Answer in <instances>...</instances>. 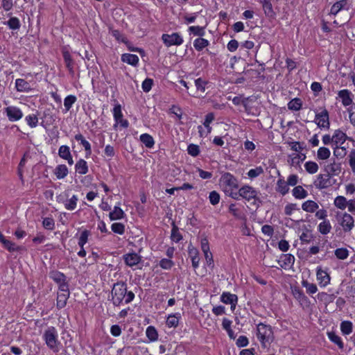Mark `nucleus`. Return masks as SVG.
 <instances>
[{
  "label": "nucleus",
  "mask_w": 355,
  "mask_h": 355,
  "mask_svg": "<svg viewBox=\"0 0 355 355\" xmlns=\"http://www.w3.org/2000/svg\"><path fill=\"white\" fill-rule=\"evenodd\" d=\"M111 296V301L114 306H119L123 302L125 304H130L135 297L132 291H128L127 284L123 281H118L113 284Z\"/></svg>",
  "instance_id": "f257e3e1"
},
{
  "label": "nucleus",
  "mask_w": 355,
  "mask_h": 355,
  "mask_svg": "<svg viewBox=\"0 0 355 355\" xmlns=\"http://www.w3.org/2000/svg\"><path fill=\"white\" fill-rule=\"evenodd\" d=\"M259 196V191L248 184L243 185L236 193L230 194L232 198L238 200L241 197L255 207H259L261 202Z\"/></svg>",
  "instance_id": "f03ea898"
},
{
  "label": "nucleus",
  "mask_w": 355,
  "mask_h": 355,
  "mask_svg": "<svg viewBox=\"0 0 355 355\" xmlns=\"http://www.w3.org/2000/svg\"><path fill=\"white\" fill-rule=\"evenodd\" d=\"M256 337L262 348L269 347L275 338L272 327L263 322L258 323L256 327Z\"/></svg>",
  "instance_id": "7ed1b4c3"
},
{
  "label": "nucleus",
  "mask_w": 355,
  "mask_h": 355,
  "mask_svg": "<svg viewBox=\"0 0 355 355\" xmlns=\"http://www.w3.org/2000/svg\"><path fill=\"white\" fill-rule=\"evenodd\" d=\"M42 339L46 346L54 353L60 351L61 343L58 340V330L55 327H48L42 334Z\"/></svg>",
  "instance_id": "20e7f679"
},
{
  "label": "nucleus",
  "mask_w": 355,
  "mask_h": 355,
  "mask_svg": "<svg viewBox=\"0 0 355 355\" xmlns=\"http://www.w3.org/2000/svg\"><path fill=\"white\" fill-rule=\"evenodd\" d=\"M220 183L225 194L230 197V194L236 193L239 189L238 179L230 172H225L221 175Z\"/></svg>",
  "instance_id": "39448f33"
},
{
  "label": "nucleus",
  "mask_w": 355,
  "mask_h": 355,
  "mask_svg": "<svg viewBox=\"0 0 355 355\" xmlns=\"http://www.w3.org/2000/svg\"><path fill=\"white\" fill-rule=\"evenodd\" d=\"M56 201L62 204L67 210L73 211L77 207L78 198L75 194L70 197L69 193L65 191L56 196Z\"/></svg>",
  "instance_id": "423d86ee"
},
{
  "label": "nucleus",
  "mask_w": 355,
  "mask_h": 355,
  "mask_svg": "<svg viewBox=\"0 0 355 355\" xmlns=\"http://www.w3.org/2000/svg\"><path fill=\"white\" fill-rule=\"evenodd\" d=\"M114 101L116 103L112 110V114L114 121V128H116L117 125H119L122 128H127L130 125L129 121L127 119H123L121 104L119 103L116 100H114Z\"/></svg>",
  "instance_id": "0eeeda50"
},
{
  "label": "nucleus",
  "mask_w": 355,
  "mask_h": 355,
  "mask_svg": "<svg viewBox=\"0 0 355 355\" xmlns=\"http://www.w3.org/2000/svg\"><path fill=\"white\" fill-rule=\"evenodd\" d=\"M338 223L345 233H349L355 227L353 216L346 211L343 212L338 218Z\"/></svg>",
  "instance_id": "6e6552de"
},
{
  "label": "nucleus",
  "mask_w": 355,
  "mask_h": 355,
  "mask_svg": "<svg viewBox=\"0 0 355 355\" xmlns=\"http://www.w3.org/2000/svg\"><path fill=\"white\" fill-rule=\"evenodd\" d=\"M162 40L166 47L180 46L184 43V39L182 35L178 32L172 33L171 34H162Z\"/></svg>",
  "instance_id": "1a4fd4ad"
},
{
  "label": "nucleus",
  "mask_w": 355,
  "mask_h": 355,
  "mask_svg": "<svg viewBox=\"0 0 355 355\" xmlns=\"http://www.w3.org/2000/svg\"><path fill=\"white\" fill-rule=\"evenodd\" d=\"M335 182L331 177L326 172L324 174H319L313 182L315 188L322 190L331 187Z\"/></svg>",
  "instance_id": "9d476101"
},
{
  "label": "nucleus",
  "mask_w": 355,
  "mask_h": 355,
  "mask_svg": "<svg viewBox=\"0 0 355 355\" xmlns=\"http://www.w3.org/2000/svg\"><path fill=\"white\" fill-rule=\"evenodd\" d=\"M69 296L70 291L69 286H61L60 288H58L56 297V308L58 310L66 306Z\"/></svg>",
  "instance_id": "9b49d317"
},
{
  "label": "nucleus",
  "mask_w": 355,
  "mask_h": 355,
  "mask_svg": "<svg viewBox=\"0 0 355 355\" xmlns=\"http://www.w3.org/2000/svg\"><path fill=\"white\" fill-rule=\"evenodd\" d=\"M61 52H62V58H63V60H64V62L65 64V67H66L67 69L68 70L69 73L72 76H74V74H75L74 67H75L76 62H75V60L72 58V55L69 51V47L66 46H63L61 49Z\"/></svg>",
  "instance_id": "f8f14e48"
},
{
  "label": "nucleus",
  "mask_w": 355,
  "mask_h": 355,
  "mask_svg": "<svg viewBox=\"0 0 355 355\" xmlns=\"http://www.w3.org/2000/svg\"><path fill=\"white\" fill-rule=\"evenodd\" d=\"M4 112L8 120L12 122L20 120L24 116L21 110L16 106H8Z\"/></svg>",
  "instance_id": "ddd939ff"
},
{
  "label": "nucleus",
  "mask_w": 355,
  "mask_h": 355,
  "mask_svg": "<svg viewBox=\"0 0 355 355\" xmlns=\"http://www.w3.org/2000/svg\"><path fill=\"white\" fill-rule=\"evenodd\" d=\"M331 140H333V146H341L345 143L346 140L354 141L352 137H348L347 135L340 129L336 130L331 136Z\"/></svg>",
  "instance_id": "4468645a"
},
{
  "label": "nucleus",
  "mask_w": 355,
  "mask_h": 355,
  "mask_svg": "<svg viewBox=\"0 0 355 355\" xmlns=\"http://www.w3.org/2000/svg\"><path fill=\"white\" fill-rule=\"evenodd\" d=\"M49 278L51 279L58 285V288H60L61 286H69V283L67 280L66 275L58 270H51L49 272Z\"/></svg>",
  "instance_id": "2eb2a0df"
},
{
  "label": "nucleus",
  "mask_w": 355,
  "mask_h": 355,
  "mask_svg": "<svg viewBox=\"0 0 355 355\" xmlns=\"http://www.w3.org/2000/svg\"><path fill=\"white\" fill-rule=\"evenodd\" d=\"M316 279L320 287H325L330 284L331 277L329 274L321 267L316 268Z\"/></svg>",
  "instance_id": "dca6fc26"
},
{
  "label": "nucleus",
  "mask_w": 355,
  "mask_h": 355,
  "mask_svg": "<svg viewBox=\"0 0 355 355\" xmlns=\"http://www.w3.org/2000/svg\"><path fill=\"white\" fill-rule=\"evenodd\" d=\"M141 256L139 254L132 252L123 255V259L125 263L129 267H134L141 261Z\"/></svg>",
  "instance_id": "f3484780"
},
{
  "label": "nucleus",
  "mask_w": 355,
  "mask_h": 355,
  "mask_svg": "<svg viewBox=\"0 0 355 355\" xmlns=\"http://www.w3.org/2000/svg\"><path fill=\"white\" fill-rule=\"evenodd\" d=\"M329 112L326 109L322 112L317 113L315 116V123L319 128H329Z\"/></svg>",
  "instance_id": "a211bd4d"
},
{
  "label": "nucleus",
  "mask_w": 355,
  "mask_h": 355,
  "mask_svg": "<svg viewBox=\"0 0 355 355\" xmlns=\"http://www.w3.org/2000/svg\"><path fill=\"white\" fill-rule=\"evenodd\" d=\"M58 155L61 159L67 161L69 166H72L73 164V156L69 146L67 145L60 146L58 149Z\"/></svg>",
  "instance_id": "6ab92c4d"
},
{
  "label": "nucleus",
  "mask_w": 355,
  "mask_h": 355,
  "mask_svg": "<svg viewBox=\"0 0 355 355\" xmlns=\"http://www.w3.org/2000/svg\"><path fill=\"white\" fill-rule=\"evenodd\" d=\"M73 139L78 141L85 151V157L89 158L92 155L91 144L85 139V137L80 132L76 134Z\"/></svg>",
  "instance_id": "aec40b11"
},
{
  "label": "nucleus",
  "mask_w": 355,
  "mask_h": 355,
  "mask_svg": "<svg viewBox=\"0 0 355 355\" xmlns=\"http://www.w3.org/2000/svg\"><path fill=\"white\" fill-rule=\"evenodd\" d=\"M338 96L340 98L343 106L347 107L352 104L354 94L347 89H343L338 92Z\"/></svg>",
  "instance_id": "412c9836"
},
{
  "label": "nucleus",
  "mask_w": 355,
  "mask_h": 355,
  "mask_svg": "<svg viewBox=\"0 0 355 355\" xmlns=\"http://www.w3.org/2000/svg\"><path fill=\"white\" fill-rule=\"evenodd\" d=\"M349 9L348 0H339L331 6L329 15L336 16L340 11Z\"/></svg>",
  "instance_id": "4be33fe9"
},
{
  "label": "nucleus",
  "mask_w": 355,
  "mask_h": 355,
  "mask_svg": "<svg viewBox=\"0 0 355 355\" xmlns=\"http://www.w3.org/2000/svg\"><path fill=\"white\" fill-rule=\"evenodd\" d=\"M289 190V186L284 180V178L279 177L276 182L275 191L282 196H284L288 193Z\"/></svg>",
  "instance_id": "5701e85b"
},
{
  "label": "nucleus",
  "mask_w": 355,
  "mask_h": 355,
  "mask_svg": "<svg viewBox=\"0 0 355 355\" xmlns=\"http://www.w3.org/2000/svg\"><path fill=\"white\" fill-rule=\"evenodd\" d=\"M55 121V119L54 114L50 110H46L44 112L42 116V121L40 125L46 129L48 127L53 125Z\"/></svg>",
  "instance_id": "b1692460"
},
{
  "label": "nucleus",
  "mask_w": 355,
  "mask_h": 355,
  "mask_svg": "<svg viewBox=\"0 0 355 355\" xmlns=\"http://www.w3.org/2000/svg\"><path fill=\"white\" fill-rule=\"evenodd\" d=\"M220 300L225 304H230L232 307H235L238 302V297L235 294L223 292L220 296Z\"/></svg>",
  "instance_id": "393cba45"
},
{
  "label": "nucleus",
  "mask_w": 355,
  "mask_h": 355,
  "mask_svg": "<svg viewBox=\"0 0 355 355\" xmlns=\"http://www.w3.org/2000/svg\"><path fill=\"white\" fill-rule=\"evenodd\" d=\"M76 173L80 175H86L89 172V166L84 159L80 158L74 166Z\"/></svg>",
  "instance_id": "a878e982"
},
{
  "label": "nucleus",
  "mask_w": 355,
  "mask_h": 355,
  "mask_svg": "<svg viewBox=\"0 0 355 355\" xmlns=\"http://www.w3.org/2000/svg\"><path fill=\"white\" fill-rule=\"evenodd\" d=\"M255 101L254 100L252 96H248L244 98V102H243V107L245 110V112L249 114V115H255V111H257V109L254 107Z\"/></svg>",
  "instance_id": "bb28decb"
},
{
  "label": "nucleus",
  "mask_w": 355,
  "mask_h": 355,
  "mask_svg": "<svg viewBox=\"0 0 355 355\" xmlns=\"http://www.w3.org/2000/svg\"><path fill=\"white\" fill-rule=\"evenodd\" d=\"M181 319L180 313L169 314L166 320V324L168 328H176Z\"/></svg>",
  "instance_id": "cd10ccee"
},
{
  "label": "nucleus",
  "mask_w": 355,
  "mask_h": 355,
  "mask_svg": "<svg viewBox=\"0 0 355 355\" xmlns=\"http://www.w3.org/2000/svg\"><path fill=\"white\" fill-rule=\"evenodd\" d=\"M294 297L300 302L302 306H308L310 304L309 299L305 295L303 291L300 288L293 291Z\"/></svg>",
  "instance_id": "c85d7f7f"
},
{
  "label": "nucleus",
  "mask_w": 355,
  "mask_h": 355,
  "mask_svg": "<svg viewBox=\"0 0 355 355\" xmlns=\"http://www.w3.org/2000/svg\"><path fill=\"white\" fill-rule=\"evenodd\" d=\"M121 61L133 67H136L139 64V58L135 54L123 53L121 55Z\"/></svg>",
  "instance_id": "c756f323"
},
{
  "label": "nucleus",
  "mask_w": 355,
  "mask_h": 355,
  "mask_svg": "<svg viewBox=\"0 0 355 355\" xmlns=\"http://www.w3.org/2000/svg\"><path fill=\"white\" fill-rule=\"evenodd\" d=\"M281 267L286 269L291 267L295 262V257L291 254H284L280 257Z\"/></svg>",
  "instance_id": "7c9ffc66"
},
{
  "label": "nucleus",
  "mask_w": 355,
  "mask_h": 355,
  "mask_svg": "<svg viewBox=\"0 0 355 355\" xmlns=\"http://www.w3.org/2000/svg\"><path fill=\"white\" fill-rule=\"evenodd\" d=\"M327 172L331 178L334 175H338L341 172V166L339 163L333 162L327 164L324 168Z\"/></svg>",
  "instance_id": "2f4dec72"
},
{
  "label": "nucleus",
  "mask_w": 355,
  "mask_h": 355,
  "mask_svg": "<svg viewBox=\"0 0 355 355\" xmlns=\"http://www.w3.org/2000/svg\"><path fill=\"white\" fill-rule=\"evenodd\" d=\"M53 174L57 179L62 180L65 178L69 174V169L65 164H58L53 171Z\"/></svg>",
  "instance_id": "473e14b6"
},
{
  "label": "nucleus",
  "mask_w": 355,
  "mask_h": 355,
  "mask_svg": "<svg viewBox=\"0 0 355 355\" xmlns=\"http://www.w3.org/2000/svg\"><path fill=\"white\" fill-rule=\"evenodd\" d=\"M15 88L17 91L19 92H28L31 91L29 83L22 78L15 80Z\"/></svg>",
  "instance_id": "72a5a7b5"
},
{
  "label": "nucleus",
  "mask_w": 355,
  "mask_h": 355,
  "mask_svg": "<svg viewBox=\"0 0 355 355\" xmlns=\"http://www.w3.org/2000/svg\"><path fill=\"white\" fill-rule=\"evenodd\" d=\"M187 32L189 35L197 36L198 37H204L206 34L205 26H191L188 28Z\"/></svg>",
  "instance_id": "f704fd0d"
},
{
  "label": "nucleus",
  "mask_w": 355,
  "mask_h": 355,
  "mask_svg": "<svg viewBox=\"0 0 355 355\" xmlns=\"http://www.w3.org/2000/svg\"><path fill=\"white\" fill-rule=\"evenodd\" d=\"M292 195L295 199L302 200L306 198L309 193L308 191L303 188V187L298 185L295 186L292 189Z\"/></svg>",
  "instance_id": "c9c22d12"
},
{
  "label": "nucleus",
  "mask_w": 355,
  "mask_h": 355,
  "mask_svg": "<svg viewBox=\"0 0 355 355\" xmlns=\"http://www.w3.org/2000/svg\"><path fill=\"white\" fill-rule=\"evenodd\" d=\"M125 214L119 206H114V209L109 214L110 220H116L124 218Z\"/></svg>",
  "instance_id": "e433bc0d"
},
{
  "label": "nucleus",
  "mask_w": 355,
  "mask_h": 355,
  "mask_svg": "<svg viewBox=\"0 0 355 355\" xmlns=\"http://www.w3.org/2000/svg\"><path fill=\"white\" fill-rule=\"evenodd\" d=\"M91 234L90 230L87 229L80 231L78 236V245L85 246L88 243Z\"/></svg>",
  "instance_id": "4c0bfd02"
},
{
  "label": "nucleus",
  "mask_w": 355,
  "mask_h": 355,
  "mask_svg": "<svg viewBox=\"0 0 355 355\" xmlns=\"http://www.w3.org/2000/svg\"><path fill=\"white\" fill-rule=\"evenodd\" d=\"M259 2L261 4L266 16L272 17L275 15L270 0H259Z\"/></svg>",
  "instance_id": "58836bf2"
},
{
  "label": "nucleus",
  "mask_w": 355,
  "mask_h": 355,
  "mask_svg": "<svg viewBox=\"0 0 355 355\" xmlns=\"http://www.w3.org/2000/svg\"><path fill=\"white\" fill-rule=\"evenodd\" d=\"M318 208H319L318 204L312 200H308L304 202L302 205V209L304 211L309 212V213H313L317 209H318Z\"/></svg>",
  "instance_id": "ea45409f"
},
{
  "label": "nucleus",
  "mask_w": 355,
  "mask_h": 355,
  "mask_svg": "<svg viewBox=\"0 0 355 355\" xmlns=\"http://www.w3.org/2000/svg\"><path fill=\"white\" fill-rule=\"evenodd\" d=\"M327 335L329 340L336 345L340 349H343L344 348V343L342 338L334 331H328Z\"/></svg>",
  "instance_id": "a19ab883"
},
{
  "label": "nucleus",
  "mask_w": 355,
  "mask_h": 355,
  "mask_svg": "<svg viewBox=\"0 0 355 355\" xmlns=\"http://www.w3.org/2000/svg\"><path fill=\"white\" fill-rule=\"evenodd\" d=\"M139 140L148 148H152L155 145L153 137L148 133L141 134L139 136Z\"/></svg>",
  "instance_id": "79ce46f5"
},
{
  "label": "nucleus",
  "mask_w": 355,
  "mask_h": 355,
  "mask_svg": "<svg viewBox=\"0 0 355 355\" xmlns=\"http://www.w3.org/2000/svg\"><path fill=\"white\" fill-rule=\"evenodd\" d=\"M348 203L349 200L343 196H338L334 200V205L340 210H345L348 207Z\"/></svg>",
  "instance_id": "37998d69"
},
{
  "label": "nucleus",
  "mask_w": 355,
  "mask_h": 355,
  "mask_svg": "<svg viewBox=\"0 0 355 355\" xmlns=\"http://www.w3.org/2000/svg\"><path fill=\"white\" fill-rule=\"evenodd\" d=\"M209 45V41L207 39L198 37L193 41V47L197 51H202Z\"/></svg>",
  "instance_id": "c03bdc74"
},
{
  "label": "nucleus",
  "mask_w": 355,
  "mask_h": 355,
  "mask_svg": "<svg viewBox=\"0 0 355 355\" xmlns=\"http://www.w3.org/2000/svg\"><path fill=\"white\" fill-rule=\"evenodd\" d=\"M302 101L300 98H294L291 99L287 104L288 109L291 111H300L302 107Z\"/></svg>",
  "instance_id": "a18cd8bd"
},
{
  "label": "nucleus",
  "mask_w": 355,
  "mask_h": 355,
  "mask_svg": "<svg viewBox=\"0 0 355 355\" xmlns=\"http://www.w3.org/2000/svg\"><path fill=\"white\" fill-rule=\"evenodd\" d=\"M353 323L349 320H343L341 322L340 328L343 336H348L353 331Z\"/></svg>",
  "instance_id": "49530a36"
},
{
  "label": "nucleus",
  "mask_w": 355,
  "mask_h": 355,
  "mask_svg": "<svg viewBox=\"0 0 355 355\" xmlns=\"http://www.w3.org/2000/svg\"><path fill=\"white\" fill-rule=\"evenodd\" d=\"M317 296L318 299L326 305L332 303L336 298V295L334 294H329L325 292H320Z\"/></svg>",
  "instance_id": "de8ad7c7"
},
{
  "label": "nucleus",
  "mask_w": 355,
  "mask_h": 355,
  "mask_svg": "<svg viewBox=\"0 0 355 355\" xmlns=\"http://www.w3.org/2000/svg\"><path fill=\"white\" fill-rule=\"evenodd\" d=\"M172 229L171 233V239L173 242L179 243L182 239V235L180 232L178 227L175 222L172 223Z\"/></svg>",
  "instance_id": "09e8293b"
},
{
  "label": "nucleus",
  "mask_w": 355,
  "mask_h": 355,
  "mask_svg": "<svg viewBox=\"0 0 355 355\" xmlns=\"http://www.w3.org/2000/svg\"><path fill=\"white\" fill-rule=\"evenodd\" d=\"M189 254L191 257L192 266L194 269L199 267L200 257L199 252L196 248L189 249Z\"/></svg>",
  "instance_id": "8fccbe9b"
},
{
  "label": "nucleus",
  "mask_w": 355,
  "mask_h": 355,
  "mask_svg": "<svg viewBox=\"0 0 355 355\" xmlns=\"http://www.w3.org/2000/svg\"><path fill=\"white\" fill-rule=\"evenodd\" d=\"M331 228L330 221L329 220H324L319 223L318 231L322 235H327L331 232Z\"/></svg>",
  "instance_id": "3c124183"
},
{
  "label": "nucleus",
  "mask_w": 355,
  "mask_h": 355,
  "mask_svg": "<svg viewBox=\"0 0 355 355\" xmlns=\"http://www.w3.org/2000/svg\"><path fill=\"white\" fill-rule=\"evenodd\" d=\"M3 245L10 252H20L24 249L22 246L17 245L15 243L8 239H6Z\"/></svg>",
  "instance_id": "603ef678"
},
{
  "label": "nucleus",
  "mask_w": 355,
  "mask_h": 355,
  "mask_svg": "<svg viewBox=\"0 0 355 355\" xmlns=\"http://www.w3.org/2000/svg\"><path fill=\"white\" fill-rule=\"evenodd\" d=\"M146 337L150 342H155L158 340V332L154 326H148L146 330Z\"/></svg>",
  "instance_id": "864d4df0"
},
{
  "label": "nucleus",
  "mask_w": 355,
  "mask_h": 355,
  "mask_svg": "<svg viewBox=\"0 0 355 355\" xmlns=\"http://www.w3.org/2000/svg\"><path fill=\"white\" fill-rule=\"evenodd\" d=\"M25 121L26 124L31 128H36L38 125V114H30L25 117Z\"/></svg>",
  "instance_id": "5fc2aeb1"
},
{
  "label": "nucleus",
  "mask_w": 355,
  "mask_h": 355,
  "mask_svg": "<svg viewBox=\"0 0 355 355\" xmlns=\"http://www.w3.org/2000/svg\"><path fill=\"white\" fill-rule=\"evenodd\" d=\"M76 101L77 97L75 95L70 94L67 96L64 99V106L65 111H69Z\"/></svg>",
  "instance_id": "6e6d98bb"
},
{
  "label": "nucleus",
  "mask_w": 355,
  "mask_h": 355,
  "mask_svg": "<svg viewBox=\"0 0 355 355\" xmlns=\"http://www.w3.org/2000/svg\"><path fill=\"white\" fill-rule=\"evenodd\" d=\"M4 24L11 30H18L21 26L20 21L17 17H10L9 20Z\"/></svg>",
  "instance_id": "4d7b16f0"
},
{
  "label": "nucleus",
  "mask_w": 355,
  "mask_h": 355,
  "mask_svg": "<svg viewBox=\"0 0 355 355\" xmlns=\"http://www.w3.org/2000/svg\"><path fill=\"white\" fill-rule=\"evenodd\" d=\"M334 254L338 259L345 260L349 257V252L346 248H339L334 250Z\"/></svg>",
  "instance_id": "13d9d810"
},
{
  "label": "nucleus",
  "mask_w": 355,
  "mask_h": 355,
  "mask_svg": "<svg viewBox=\"0 0 355 355\" xmlns=\"http://www.w3.org/2000/svg\"><path fill=\"white\" fill-rule=\"evenodd\" d=\"M175 265L174 261L168 258H162L159 261L158 266L164 270H171Z\"/></svg>",
  "instance_id": "bf43d9fd"
},
{
  "label": "nucleus",
  "mask_w": 355,
  "mask_h": 355,
  "mask_svg": "<svg viewBox=\"0 0 355 355\" xmlns=\"http://www.w3.org/2000/svg\"><path fill=\"white\" fill-rule=\"evenodd\" d=\"M195 86L198 91L204 93L206 90L209 82L202 78H198L194 80Z\"/></svg>",
  "instance_id": "052dcab7"
},
{
  "label": "nucleus",
  "mask_w": 355,
  "mask_h": 355,
  "mask_svg": "<svg viewBox=\"0 0 355 355\" xmlns=\"http://www.w3.org/2000/svg\"><path fill=\"white\" fill-rule=\"evenodd\" d=\"M304 168L309 174H315L318 171V165L316 162L313 161H308L304 164Z\"/></svg>",
  "instance_id": "680f3d73"
},
{
  "label": "nucleus",
  "mask_w": 355,
  "mask_h": 355,
  "mask_svg": "<svg viewBox=\"0 0 355 355\" xmlns=\"http://www.w3.org/2000/svg\"><path fill=\"white\" fill-rule=\"evenodd\" d=\"M334 149V155L337 158H343L347 155V146H336L332 147Z\"/></svg>",
  "instance_id": "e2e57ef3"
},
{
  "label": "nucleus",
  "mask_w": 355,
  "mask_h": 355,
  "mask_svg": "<svg viewBox=\"0 0 355 355\" xmlns=\"http://www.w3.org/2000/svg\"><path fill=\"white\" fill-rule=\"evenodd\" d=\"M26 163V159L25 157V155L21 159L18 166H17V175L21 180V183L24 184V168Z\"/></svg>",
  "instance_id": "0e129e2a"
},
{
  "label": "nucleus",
  "mask_w": 355,
  "mask_h": 355,
  "mask_svg": "<svg viewBox=\"0 0 355 355\" xmlns=\"http://www.w3.org/2000/svg\"><path fill=\"white\" fill-rule=\"evenodd\" d=\"M331 155V152L328 148L320 147L317 152V158L318 159L324 160L327 159Z\"/></svg>",
  "instance_id": "69168bd1"
},
{
  "label": "nucleus",
  "mask_w": 355,
  "mask_h": 355,
  "mask_svg": "<svg viewBox=\"0 0 355 355\" xmlns=\"http://www.w3.org/2000/svg\"><path fill=\"white\" fill-rule=\"evenodd\" d=\"M263 172H264V171H263V167L259 166H257L254 168L250 169L248 171L247 175L250 179H254V178L259 177L261 174H263Z\"/></svg>",
  "instance_id": "338daca9"
},
{
  "label": "nucleus",
  "mask_w": 355,
  "mask_h": 355,
  "mask_svg": "<svg viewBox=\"0 0 355 355\" xmlns=\"http://www.w3.org/2000/svg\"><path fill=\"white\" fill-rule=\"evenodd\" d=\"M112 231L117 234L123 235L125 233V225L121 223H114L111 225Z\"/></svg>",
  "instance_id": "774afa93"
}]
</instances>
